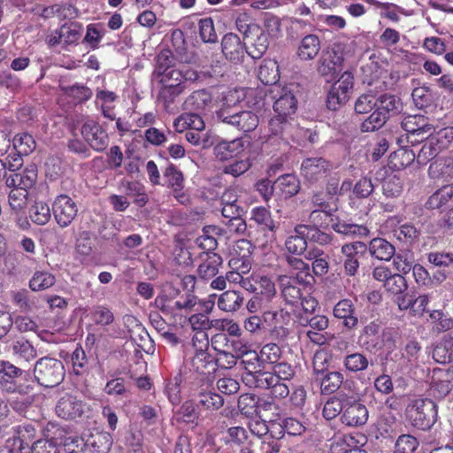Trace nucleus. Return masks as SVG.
Returning <instances> with one entry per match:
<instances>
[{
    "label": "nucleus",
    "mask_w": 453,
    "mask_h": 453,
    "mask_svg": "<svg viewBox=\"0 0 453 453\" xmlns=\"http://www.w3.org/2000/svg\"><path fill=\"white\" fill-rule=\"evenodd\" d=\"M213 150L217 159L226 161L243 151V142L241 139L222 141L214 147Z\"/></svg>",
    "instance_id": "obj_33"
},
{
    "label": "nucleus",
    "mask_w": 453,
    "mask_h": 453,
    "mask_svg": "<svg viewBox=\"0 0 453 453\" xmlns=\"http://www.w3.org/2000/svg\"><path fill=\"white\" fill-rule=\"evenodd\" d=\"M376 9L381 10L380 17L385 18L394 23L400 21L399 13L404 14V9L400 5L388 2H380L378 0H364Z\"/></svg>",
    "instance_id": "obj_38"
},
{
    "label": "nucleus",
    "mask_w": 453,
    "mask_h": 453,
    "mask_svg": "<svg viewBox=\"0 0 453 453\" xmlns=\"http://www.w3.org/2000/svg\"><path fill=\"white\" fill-rule=\"evenodd\" d=\"M199 35L204 42H216L218 35L212 18L201 19L198 23Z\"/></svg>",
    "instance_id": "obj_59"
},
{
    "label": "nucleus",
    "mask_w": 453,
    "mask_h": 453,
    "mask_svg": "<svg viewBox=\"0 0 453 453\" xmlns=\"http://www.w3.org/2000/svg\"><path fill=\"white\" fill-rule=\"evenodd\" d=\"M236 29L244 37L250 36V34L257 32L259 26L253 22L250 13L247 11L235 10L233 12Z\"/></svg>",
    "instance_id": "obj_37"
},
{
    "label": "nucleus",
    "mask_w": 453,
    "mask_h": 453,
    "mask_svg": "<svg viewBox=\"0 0 453 453\" xmlns=\"http://www.w3.org/2000/svg\"><path fill=\"white\" fill-rule=\"evenodd\" d=\"M368 419V411L359 401L348 405L342 412V421L349 426L365 425Z\"/></svg>",
    "instance_id": "obj_26"
},
{
    "label": "nucleus",
    "mask_w": 453,
    "mask_h": 453,
    "mask_svg": "<svg viewBox=\"0 0 453 453\" xmlns=\"http://www.w3.org/2000/svg\"><path fill=\"white\" fill-rule=\"evenodd\" d=\"M369 359L360 352L347 355L343 360V365L349 372H357L366 370L369 366Z\"/></svg>",
    "instance_id": "obj_51"
},
{
    "label": "nucleus",
    "mask_w": 453,
    "mask_h": 453,
    "mask_svg": "<svg viewBox=\"0 0 453 453\" xmlns=\"http://www.w3.org/2000/svg\"><path fill=\"white\" fill-rule=\"evenodd\" d=\"M203 300L195 294L187 292L179 295L176 298L166 297L156 302L159 310L172 319L174 325L183 326L187 323L188 316Z\"/></svg>",
    "instance_id": "obj_1"
},
{
    "label": "nucleus",
    "mask_w": 453,
    "mask_h": 453,
    "mask_svg": "<svg viewBox=\"0 0 453 453\" xmlns=\"http://www.w3.org/2000/svg\"><path fill=\"white\" fill-rule=\"evenodd\" d=\"M191 367L196 374H191L192 380L199 388H210L209 377L216 370L214 357L209 352L195 353L191 359Z\"/></svg>",
    "instance_id": "obj_10"
},
{
    "label": "nucleus",
    "mask_w": 453,
    "mask_h": 453,
    "mask_svg": "<svg viewBox=\"0 0 453 453\" xmlns=\"http://www.w3.org/2000/svg\"><path fill=\"white\" fill-rule=\"evenodd\" d=\"M12 354L18 358L26 362H30L37 357V350L32 343L21 337L12 342L11 345Z\"/></svg>",
    "instance_id": "obj_39"
},
{
    "label": "nucleus",
    "mask_w": 453,
    "mask_h": 453,
    "mask_svg": "<svg viewBox=\"0 0 453 453\" xmlns=\"http://www.w3.org/2000/svg\"><path fill=\"white\" fill-rule=\"evenodd\" d=\"M406 416L413 426L426 430L436 421L437 404L432 398H415L406 409Z\"/></svg>",
    "instance_id": "obj_4"
},
{
    "label": "nucleus",
    "mask_w": 453,
    "mask_h": 453,
    "mask_svg": "<svg viewBox=\"0 0 453 453\" xmlns=\"http://www.w3.org/2000/svg\"><path fill=\"white\" fill-rule=\"evenodd\" d=\"M37 180V169L35 165H31L20 172L11 173L5 180L7 187H20L28 191L33 188Z\"/></svg>",
    "instance_id": "obj_25"
},
{
    "label": "nucleus",
    "mask_w": 453,
    "mask_h": 453,
    "mask_svg": "<svg viewBox=\"0 0 453 453\" xmlns=\"http://www.w3.org/2000/svg\"><path fill=\"white\" fill-rule=\"evenodd\" d=\"M367 438L361 433L336 434L332 438L330 450L332 453H345L350 448L365 445Z\"/></svg>",
    "instance_id": "obj_21"
},
{
    "label": "nucleus",
    "mask_w": 453,
    "mask_h": 453,
    "mask_svg": "<svg viewBox=\"0 0 453 453\" xmlns=\"http://www.w3.org/2000/svg\"><path fill=\"white\" fill-rule=\"evenodd\" d=\"M163 186H166L173 191V196L181 203L186 204L188 196L183 191L185 180L183 173L173 163H170L163 171Z\"/></svg>",
    "instance_id": "obj_14"
},
{
    "label": "nucleus",
    "mask_w": 453,
    "mask_h": 453,
    "mask_svg": "<svg viewBox=\"0 0 453 453\" xmlns=\"http://www.w3.org/2000/svg\"><path fill=\"white\" fill-rule=\"evenodd\" d=\"M275 192L282 199H288L300 190V180L295 174L287 173L279 176L274 181Z\"/></svg>",
    "instance_id": "obj_27"
},
{
    "label": "nucleus",
    "mask_w": 453,
    "mask_h": 453,
    "mask_svg": "<svg viewBox=\"0 0 453 453\" xmlns=\"http://www.w3.org/2000/svg\"><path fill=\"white\" fill-rule=\"evenodd\" d=\"M244 39L247 40L246 53L253 59H260L268 50V36L261 27Z\"/></svg>",
    "instance_id": "obj_23"
},
{
    "label": "nucleus",
    "mask_w": 453,
    "mask_h": 453,
    "mask_svg": "<svg viewBox=\"0 0 453 453\" xmlns=\"http://www.w3.org/2000/svg\"><path fill=\"white\" fill-rule=\"evenodd\" d=\"M258 80L265 85H274L280 80L278 63L273 59H265L257 71Z\"/></svg>",
    "instance_id": "obj_36"
},
{
    "label": "nucleus",
    "mask_w": 453,
    "mask_h": 453,
    "mask_svg": "<svg viewBox=\"0 0 453 453\" xmlns=\"http://www.w3.org/2000/svg\"><path fill=\"white\" fill-rule=\"evenodd\" d=\"M354 76L351 72H344L338 81L330 88L326 97V107L336 111L345 104L353 90Z\"/></svg>",
    "instance_id": "obj_8"
},
{
    "label": "nucleus",
    "mask_w": 453,
    "mask_h": 453,
    "mask_svg": "<svg viewBox=\"0 0 453 453\" xmlns=\"http://www.w3.org/2000/svg\"><path fill=\"white\" fill-rule=\"evenodd\" d=\"M65 10H73L75 12H77V9L72 4L63 5L58 4L50 6L37 4L33 8V12L43 19H50L53 18L55 15H62Z\"/></svg>",
    "instance_id": "obj_54"
},
{
    "label": "nucleus",
    "mask_w": 453,
    "mask_h": 453,
    "mask_svg": "<svg viewBox=\"0 0 453 453\" xmlns=\"http://www.w3.org/2000/svg\"><path fill=\"white\" fill-rule=\"evenodd\" d=\"M387 120L385 113L376 107L375 111L362 122L361 130L362 132H373L383 127Z\"/></svg>",
    "instance_id": "obj_56"
},
{
    "label": "nucleus",
    "mask_w": 453,
    "mask_h": 453,
    "mask_svg": "<svg viewBox=\"0 0 453 453\" xmlns=\"http://www.w3.org/2000/svg\"><path fill=\"white\" fill-rule=\"evenodd\" d=\"M56 282L55 276L48 271H35L29 280V288L33 291H42L52 287Z\"/></svg>",
    "instance_id": "obj_46"
},
{
    "label": "nucleus",
    "mask_w": 453,
    "mask_h": 453,
    "mask_svg": "<svg viewBox=\"0 0 453 453\" xmlns=\"http://www.w3.org/2000/svg\"><path fill=\"white\" fill-rule=\"evenodd\" d=\"M251 219L271 232H275L278 228V224L272 219L270 211L265 207L259 206L253 208L251 211Z\"/></svg>",
    "instance_id": "obj_52"
},
{
    "label": "nucleus",
    "mask_w": 453,
    "mask_h": 453,
    "mask_svg": "<svg viewBox=\"0 0 453 453\" xmlns=\"http://www.w3.org/2000/svg\"><path fill=\"white\" fill-rule=\"evenodd\" d=\"M216 114L221 122L230 125L243 133L254 131L259 123L258 116L254 111H234L233 108L226 106V104H223Z\"/></svg>",
    "instance_id": "obj_5"
},
{
    "label": "nucleus",
    "mask_w": 453,
    "mask_h": 453,
    "mask_svg": "<svg viewBox=\"0 0 453 453\" xmlns=\"http://www.w3.org/2000/svg\"><path fill=\"white\" fill-rule=\"evenodd\" d=\"M343 61L344 58L342 52L334 48H328L322 51L318 61L317 71L326 81H329L335 77Z\"/></svg>",
    "instance_id": "obj_16"
},
{
    "label": "nucleus",
    "mask_w": 453,
    "mask_h": 453,
    "mask_svg": "<svg viewBox=\"0 0 453 453\" xmlns=\"http://www.w3.org/2000/svg\"><path fill=\"white\" fill-rule=\"evenodd\" d=\"M418 446V440L410 434H402L395 445V453H413Z\"/></svg>",
    "instance_id": "obj_63"
},
{
    "label": "nucleus",
    "mask_w": 453,
    "mask_h": 453,
    "mask_svg": "<svg viewBox=\"0 0 453 453\" xmlns=\"http://www.w3.org/2000/svg\"><path fill=\"white\" fill-rule=\"evenodd\" d=\"M430 264L440 268H449L453 265V252L432 251L427 255Z\"/></svg>",
    "instance_id": "obj_64"
},
{
    "label": "nucleus",
    "mask_w": 453,
    "mask_h": 453,
    "mask_svg": "<svg viewBox=\"0 0 453 453\" xmlns=\"http://www.w3.org/2000/svg\"><path fill=\"white\" fill-rule=\"evenodd\" d=\"M196 385L192 380V376L184 377L180 372L176 375L170 377L165 380V394L167 396H180L185 395L188 396H220L219 394L212 392H205V389Z\"/></svg>",
    "instance_id": "obj_7"
},
{
    "label": "nucleus",
    "mask_w": 453,
    "mask_h": 453,
    "mask_svg": "<svg viewBox=\"0 0 453 453\" xmlns=\"http://www.w3.org/2000/svg\"><path fill=\"white\" fill-rule=\"evenodd\" d=\"M343 374L340 372H327L317 384L319 385L322 395H332L341 388Z\"/></svg>",
    "instance_id": "obj_44"
},
{
    "label": "nucleus",
    "mask_w": 453,
    "mask_h": 453,
    "mask_svg": "<svg viewBox=\"0 0 453 453\" xmlns=\"http://www.w3.org/2000/svg\"><path fill=\"white\" fill-rule=\"evenodd\" d=\"M52 211L59 226L66 227L77 216L78 208L75 202L67 195H59L52 204Z\"/></svg>",
    "instance_id": "obj_15"
},
{
    "label": "nucleus",
    "mask_w": 453,
    "mask_h": 453,
    "mask_svg": "<svg viewBox=\"0 0 453 453\" xmlns=\"http://www.w3.org/2000/svg\"><path fill=\"white\" fill-rule=\"evenodd\" d=\"M416 158L415 153L408 149L401 148L389 157V165L394 170H401L409 166Z\"/></svg>",
    "instance_id": "obj_45"
},
{
    "label": "nucleus",
    "mask_w": 453,
    "mask_h": 453,
    "mask_svg": "<svg viewBox=\"0 0 453 453\" xmlns=\"http://www.w3.org/2000/svg\"><path fill=\"white\" fill-rule=\"evenodd\" d=\"M44 440H38L32 446L33 453H40V449L46 448L47 445L50 449H54L58 445H61L65 436L69 434V427L62 426L58 422H48L42 430Z\"/></svg>",
    "instance_id": "obj_11"
},
{
    "label": "nucleus",
    "mask_w": 453,
    "mask_h": 453,
    "mask_svg": "<svg viewBox=\"0 0 453 453\" xmlns=\"http://www.w3.org/2000/svg\"><path fill=\"white\" fill-rule=\"evenodd\" d=\"M29 219L38 226L46 225L51 218L50 209L47 203L35 201L29 208Z\"/></svg>",
    "instance_id": "obj_42"
},
{
    "label": "nucleus",
    "mask_w": 453,
    "mask_h": 453,
    "mask_svg": "<svg viewBox=\"0 0 453 453\" xmlns=\"http://www.w3.org/2000/svg\"><path fill=\"white\" fill-rule=\"evenodd\" d=\"M453 197V184H447L436 190L427 200L426 205L430 209H441Z\"/></svg>",
    "instance_id": "obj_43"
},
{
    "label": "nucleus",
    "mask_w": 453,
    "mask_h": 453,
    "mask_svg": "<svg viewBox=\"0 0 453 453\" xmlns=\"http://www.w3.org/2000/svg\"><path fill=\"white\" fill-rule=\"evenodd\" d=\"M215 297L216 295H211L208 299H203L193 311L194 313L188 316L186 324L190 325L194 332H206L211 328V321L209 319V314L214 309Z\"/></svg>",
    "instance_id": "obj_12"
},
{
    "label": "nucleus",
    "mask_w": 453,
    "mask_h": 453,
    "mask_svg": "<svg viewBox=\"0 0 453 453\" xmlns=\"http://www.w3.org/2000/svg\"><path fill=\"white\" fill-rule=\"evenodd\" d=\"M287 250L293 255H301L307 249V239L305 236L295 233L290 235L285 242Z\"/></svg>",
    "instance_id": "obj_62"
},
{
    "label": "nucleus",
    "mask_w": 453,
    "mask_h": 453,
    "mask_svg": "<svg viewBox=\"0 0 453 453\" xmlns=\"http://www.w3.org/2000/svg\"><path fill=\"white\" fill-rule=\"evenodd\" d=\"M240 360L241 365L250 374L259 373L265 369L263 362L260 361V353L255 350L249 349V350L244 352V355L240 357Z\"/></svg>",
    "instance_id": "obj_50"
},
{
    "label": "nucleus",
    "mask_w": 453,
    "mask_h": 453,
    "mask_svg": "<svg viewBox=\"0 0 453 453\" xmlns=\"http://www.w3.org/2000/svg\"><path fill=\"white\" fill-rule=\"evenodd\" d=\"M291 127L289 118L277 114L268 123V128L272 135L282 137Z\"/></svg>",
    "instance_id": "obj_61"
},
{
    "label": "nucleus",
    "mask_w": 453,
    "mask_h": 453,
    "mask_svg": "<svg viewBox=\"0 0 453 453\" xmlns=\"http://www.w3.org/2000/svg\"><path fill=\"white\" fill-rule=\"evenodd\" d=\"M8 195V203L16 213L21 212L27 205L28 191L24 188L12 186Z\"/></svg>",
    "instance_id": "obj_47"
},
{
    "label": "nucleus",
    "mask_w": 453,
    "mask_h": 453,
    "mask_svg": "<svg viewBox=\"0 0 453 453\" xmlns=\"http://www.w3.org/2000/svg\"><path fill=\"white\" fill-rule=\"evenodd\" d=\"M322 227L311 226L309 225H297L295 233L306 237L307 241L319 245H327L333 241V235L321 230Z\"/></svg>",
    "instance_id": "obj_34"
},
{
    "label": "nucleus",
    "mask_w": 453,
    "mask_h": 453,
    "mask_svg": "<svg viewBox=\"0 0 453 453\" xmlns=\"http://www.w3.org/2000/svg\"><path fill=\"white\" fill-rule=\"evenodd\" d=\"M188 71L184 73L174 66L160 76V82L163 84V88L160 90L159 96L165 104L173 103L175 97L183 92L188 80L191 79V76H188Z\"/></svg>",
    "instance_id": "obj_6"
},
{
    "label": "nucleus",
    "mask_w": 453,
    "mask_h": 453,
    "mask_svg": "<svg viewBox=\"0 0 453 453\" xmlns=\"http://www.w3.org/2000/svg\"><path fill=\"white\" fill-rule=\"evenodd\" d=\"M12 143L14 149L20 156L29 155L36 147L35 138L28 133H19L16 134L13 138Z\"/></svg>",
    "instance_id": "obj_48"
},
{
    "label": "nucleus",
    "mask_w": 453,
    "mask_h": 453,
    "mask_svg": "<svg viewBox=\"0 0 453 453\" xmlns=\"http://www.w3.org/2000/svg\"><path fill=\"white\" fill-rule=\"evenodd\" d=\"M367 252L378 260L389 261L395 256V249L387 240L377 237L370 241Z\"/></svg>",
    "instance_id": "obj_29"
},
{
    "label": "nucleus",
    "mask_w": 453,
    "mask_h": 453,
    "mask_svg": "<svg viewBox=\"0 0 453 453\" xmlns=\"http://www.w3.org/2000/svg\"><path fill=\"white\" fill-rule=\"evenodd\" d=\"M332 169V164L323 157H308L301 165V174L310 183L326 178Z\"/></svg>",
    "instance_id": "obj_17"
},
{
    "label": "nucleus",
    "mask_w": 453,
    "mask_h": 453,
    "mask_svg": "<svg viewBox=\"0 0 453 453\" xmlns=\"http://www.w3.org/2000/svg\"><path fill=\"white\" fill-rule=\"evenodd\" d=\"M266 387L271 388L269 396H288L289 388L286 380H280V378L269 373L265 378Z\"/></svg>",
    "instance_id": "obj_58"
},
{
    "label": "nucleus",
    "mask_w": 453,
    "mask_h": 453,
    "mask_svg": "<svg viewBox=\"0 0 453 453\" xmlns=\"http://www.w3.org/2000/svg\"><path fill=\"white\" fill-rule=\"evenodd\" d=\"M333 312L335 318L342 319L344 327L348 329H353L358 324L355 305L349 298L340 300L334 305Z\"/></svg>",
    "instance_id": "obj_22"
},
{
    "label": "nucleus",
    "mask_w": 453,
    "mask_h": 453,
    "mask_svg": "<svg viewBox=\"0 0 453 453\" xmlns=\"http://www.w3.org/2000/svg\"><path fill=\"white\" fill-rule=\"evenodd\" d=\"M334 209H315L309 215L311 226L327 228L334 221Z\"/></svg>",
    "instance_id": "obj_49"
},
{
    "label": "nucleus",
    "mask_w": 453,
    "mask_h": 453,
    "mask_svg": "<svg viewBox=\"0 0 453 453\" xmlns=\"http://www.w3.org/2000/svg\"><path fill=\"white\" fill-rule=\"evenodd\" d=\"M217 230L218 228L216 226H204L203 229V234L196 241L198 247L203 250L206 252V255L208 253H213L212 251L218 247L217 239L211 235V234L215 233Z\"/></svg>",
    "instance_id": "obj_53"
},
{
    "label": "nucleus",
    "mask_w": 453,
    "mask_h": 453,
    "mask_svg": "<svg viewBox=\"0 0 453 453\" xmlns=\"http://www.w3.org/2000/svg\"><path fill=\"white\" fill-rule=\"evenodd\" d=\"M223 55L230 62L237 64L243 60L246 52V43L234 33L226 34L221 40Z\"/></svg>",
    "instance_id": "obj_19"
},
{
    "label": "nucleus",
    "mask_w": 453,
    "mask_h": 453,
    "mask_svg": "<svg viewBox=\"0 0 453 453\" xmlns=\"http://www.w3.org/2000/svg\"><path fill=\"white\" fill-rule=\"evenodd\" d=\"M35 379L44 388L58 386L65 379V370L61 360L43 357L36 361L34 368Z\"/></svg>",
    "instance_id": "obj_3"
},
{
    "label": "nucleus",
    "mask_w": 453,
    "mask_h": 453,
    "mask_svg": "<svg viewBox=\"0 0 453 453\" xmlns=\"http://www.w3.org/2000/svg\"><path fill=\"white\" fill-rule=\"evenodd\" d=\"M23 372L8 361L0 362V388L9 394L28 395L34 388L32 379L21 378Z\"/></svg>",
    "instance_id": "obj_2"
},
{
    "label": "nucleus",
    "mask_w": 453,
    "mask_h": 453,
    "mask_svg": "<svg viewBox=\"0 0 453 453\" xmlns=\"http://www.w3.org/2000/svg\"><path fill=\"white\" fill-rule=\"evenodd\" d=\"M341 252L343 256L345 274L348 276L357 275L360 260L364 259L367 253V244L359 241L345 243L342 246Z\"/></svg>",
    "instance_id": "obj_9"
},
{
    "label": "nucleus",
    "mask_w": 453,
    "mask_h": 453,
    "mask_svg": "<svg viewBox=\"0 0 453 453\" xmlns=\"http://www.w3.org/2000/svg\"><path fill=\"white\" fill-rule=\"evenodd\" d=\"M204 122L199 114L186 112L179 116L173 122V127L176 132L182 133L188 130H203Z\"/></svg>",
    "instance_id": "obj_35"
},
{
    "label": "nucleus",
    "mask_w": 453,
    "mask_h": 453,
    "mask_svg": "<svg viewBox=\"0 0 453 453\" xmlns=\"http://www.w3.org/2000/svg\"><path fill=\"white\" fill-rule=\"evenodd\" d=\"M321 49V42L317 35L310 34L302 38L296 54L301 60L314 59Z\"/></svg>",
    "instance_id": "obj_28"
},
{
    "label": "nucleus",
    "mask_w": 453,
    "mask_h": 453,
    "mask_svg": "<svg viewBox=\"0 0 453 453\" xmlns=\"http://www.w3.org/2000/svg\"><path fill=\"white\" fill-rule=\"evenodd\" d=\"M244 296L238 290H226L218 298V307L226 312H234L243 305Z\"/></svg>",
    "instance_id": "obj_32"
},
{
    "label": "nucleus",
    "mask_w": 453,
    "mask_h": 453,
    "mask_svg": "<svg viewBox=\"0 0 453 453\" xmlns=\"http://www.w3.org/2000/svg\"><path fill=\"white\" fill-rule=\"evenodd\" d=\"M332 228L338 234L348 236H367L370 230L364 225L348 223L338 218L332 223Z\"/></svg>",
    "instance_id": "obj_40"
},
{
    "label": "nucleus",
    "mask_w": 453,
    "mask_h": 453,
    "mask_svg": "<svg viewBox=\"0 0 453 453\" xmlns=\"http://www.w3.org/2000/svg\"><path fill=\"white\" fill-rule=\"evenodd\" d=\"M386 291L391 295H402L403 294L408 284L403 275L400 273H392L386 284H383Z\"/></svg>",
    "instance_id": "obj_60"
},
{
    "label": "nucleus",
    "mask_w": 453,
    "mask_h": 453,
    "mask_svg": "<svg viewBox=\"0 0 453 453\" xmlns=\"http://www.w3.org/2000/svg\"><path fill=\"white\" fill-rule=\"evenodd\" d=\"M272 93H274L273 96L274 99L273 111L277 114L290 118L291 115L296 113L297 110V99L289 88H277L276 90L272 91Z\"/></svg>",
    "instance_id": "obj_18"
},
{
    "label": "nucleus",
    "mask_w": 453,
    "mask_h": 453,
    "mask_svg": "<svg viewBox=\"0 0 453 453\" xmlns=\"http://www.w3.org/2000/svg\"><path fill=\"white\" fill-rule=\"evenodd\" d=\"M81 135L87 143L96 151H103L109 143L106 130L95 119H87L81 129Z\"/></svg>",
    "instance_id": "obj_13"
},
{
    "label": "nucleus",
    "mask_w": 453,
    "mask_h": 453,
    "mask_svg": "<svg viewBox=\"0 0 453 453\" xmlns=\"http://www.w3.org/2000/svg\"><path fill=\"white\" fill-rule=\"evenodd\" d=\"M90 316L94 324L102 327L111 326L115 320L114 314L111 310L104 305L95 307L91 311Z\"/></svg>",
    "instance_id": "obj_55"
},
{
    "label": "nucleus",
    "mask_w": 453,
    "mask_h": 453,
    "mask_svg": "<svg viewBox=\"0 0 453 453\" xmlns=\"http://www.w3.org/2000/svg\"><path fill=\"white\" fill-rule=\"evenodd\" d=\"M254 283L250 282L247 290L255 293L256 295H261L267 298L272 297L275 295V285L273 281L267 276L257 275L252 276Z\"/></svg>",
    "instance_id": "obj_41"
},
{
    "label": "nucleus",
    "mask_w": 453,
    "mask_h": 453,
    "mask_svg": "<svg viewBox=\"0 0 453 453\" xmlns=\"http://www.w3.org/2000/svg\"><path fill=\"white\" fill-rule=\"evenodd\" d=\"M403 129L406 132V135L412 134H426V133H434L435 127L431 124L428 119L423 115H409L403 119L401 123Z\"/></svg>",
    "instance_id": "obj_24"
},
{
    "label": "nucleus",
    "mask_w": 453,
    "mask_h": 453,
    "mask_svg": "<svg viewBox=\"0 0 453 453\" xmlns=\"http://www.w3.org/2000/svg\"><path fill=\"white\" fill-rule=\"evenodd\" d=\"M222 257L217 253H208L197 268V275L203 280L214 278L222 265Z\"/></svg>",
    "instance_id": "obj_30"
},
{
    "label": "nucleus",
    "mask_w": 453,
    "mask_h": 453,
    "mask_svg": "<svg viewBox=\"0 0 453 453\" xmlns=\"http://www.w3.org/2000/svg\"><path fill=\"white\" fill-rule=\"evenodd\" d=\"M260 361L263 364L276 365L280 362L282 351L279 345L267 343L260 349Z\"/></svg>",
    "instance_id": "obj_57"
},
{
    "label": "nucleus",
    "mask_w": 453,
    "mask_h": 453,
    "mask_svg": "<svg viewBox=\"0 0 453 453\" xmlns=\"http://www.w3.org/2000/svg\"><path fill=\"white\" fill-rule=\"evenodd\" d=\"M296 282L291 277H280L281 295L286 303L293 306L299 304L303 296V288L296 285Z\"/></svg>",
    "instance_id": "obj_31"
},
{
    "label": "nucleus",
    "mask_w": 453,
    "mask_h": 453,
    "mask_svg": "<svg viewBox=\"0 0 453 453\" xmlns=\"http://www.w3.org/2000/svg\"><path fill=\"white\" fill-rule=\"evenodd\" d=\"M90 411L81 398H60L56 405L57 414L63 418H75Z\"/></svg>",
    "instance_id": "obj_20"
}]
</instances>
